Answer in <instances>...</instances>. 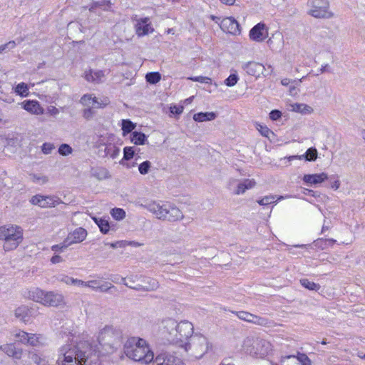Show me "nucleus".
<instances>
[{
  "mask_svg": "<svg viewBox=\"0 0 365 365\" xmlns=\"http://www.w3.org/2000/svg\"><path fill=\"white\" fill-rule=\"evenodd\" d=\"M92 346L87 341L66 344L60 347L58 365H100L99 350L91 352Z\"/></svg>",
  "mask_w": 365,
  "mask_h": 365,
  "instance_id": "f257e3e1",
  "label": "nucleus"
},
{
  "mask_svg": "<svg viewBox=\"0 0 365 365\" xmlns=\"http://www.w3.org/2000/svg\"><path fill=\"white\" fill-rule=\"evenodd\" d=\"M194 334V326L187 320L178 322L168 318L162 321V338L168 344L182 348Z\"/></svg>",
  "mask_w": 365,
  "mask_h": 365,
  "instance_id": "f03ea898",
  "label": "nucleus"
},
{
  "mask_svg": "<svg viewBox=\"0 0 365 365\" xmlns=\"http://www.w3.org/2000/svg\"><path fill=\"white\" fill-rule=\"evenodd\" d=\"M122 339L121 331L113 326H106L98 332L97 340L98 344L93 345L91 352L94 349L99 350V356L113 352L116 346L118 345Z\"/></svg>",
  "mask_w": 365,
  "mask_h": 365,
  "instance_id": "7ed1b4c3",
  "label": "nucleus"
},
{
  "mask_svg": "<svg viewBox=\"0 0 365 365\" xmlns=\"http://www.w3.org/2000/svg\"><path fill=\"white\" fill-rule=\"evenodd\" d=\"M123 349L125 354L135 361L148 364L154 358V354L145 340L140 338H129L125 342Z\"/></svg>",
  "mask_w": 365,
  "mask_h": 365,
  "instance_id": "20e7f679",
  "label": "nucleus"
},
{
  "mask_svg": "<svg viewBox=\"0 0 365 365\" xmlns=\"http://www.w3.org/2000/svg\"><path fill=\"white\" fill-rule=\"evenodd\" d=\"M144 207L161 220L175 222L182 220L184 217L178 207L170 203L160 204L153 201L145 205Z\"/></svg>",
  "mask_w": 365,
  "mask_h": 365,
  "instance_id": "39448f33",
  "label": "nucleus"
},
{
  "mask_svg": "<svg viewBox=\"0 0 365 365\" xmlns=\"http://www.w3.org/2000/svg\"><path fill=\"white\" fill-rule=\"evenodd\" d=\"M27 297L46 307H58L66 305L64 296L57 292H46L38 287L28 292Z\"/></svg>",
  "mask_w": 365,
  "mask_h": 365,
  "instance_id": "423d86ee",
  "label": "nucleus"
},
{
  "mask_svg": "<svg viewBox=\"0 0 365 365\" xmlns=\"http://www.w3.org/2000/svg\"><path fill=\"white\" fill-rule=\"evenodd\" d=\"M0 240L4 242L3 249L5 252L12 251L23 240V229L16 225L0 226Z\"/></svg>",
  "mask_w": 365,
  "mask_h": 365,
  "instance_id": "0eeeda50",
  "label": "nucleus"
},
{
  "mask_svg": "<svg viewBox=\"0 0 365 365\" xmlns=\"http://www.w3.org/2000/svg\"><path fill=\"white\" fill-rule=\"evenodd\" d=\"M243 347L247 354L257 359H264L273 351L272 344L269 341L259 337L247 338Z\"/></svg>",
  "mask_w": 365,
  "mask_h": 365,
  "instance_id": "6e6552de",
  "label": "nucleus"
},
{
  "mask_svg": "<svg viewBox=\"0 0 365 365\" xmlns=\"http://www.w3.org/2000/svg\"><path fill=\"white\" fill-rule=\"evenodd\" d=\"M186 352L195 358H202L209 349L207 338L201 334H195L182 347Z\"/></svg>",
  "mask_w": 365,
  "mask_h": 365,
  "instance_id": "1a4fd4ad",
  "label": "nucleus"
},
{
  "mask_svg": "<svg viewBox=\"0 0 365 365\" xmlns=\"http://www.w3.org/2000/svg\"><path fill=\"white\" fill-rule=\"evenodd\" d=\"M308 14L317 19H331L333 12L329 10V0H308Z\"/></svg>",
  "mask_w": 365,
  "mask_h": 365,
  "instance_id": "9d476101",
  "label": "nucleus"
},
{
  "mask_svg": "<svg viewBox=\"0 0 365 365\" xmlns=\"http://www.w3.org/2000/svg\"><path fill=\"white\" fill-rule=\"evenodd\" d=\"M243 69L248 75L255 76V78H259L261 76H269L273 71L272 66L268 65L267 68H266L262 63L255 61H250L245 63L243 66Z\"/></svg>",
  "mask_w": 365,
  "mask_h": 365,
  "instance_id": "9b49d317",
  "label": "nucleus"
},
{
  "mask_svg": "<svg viewBox=\"0 0 365 365\" xmlns=\"http://www.w3.org/2000/svg\"><path fill=\"white\" fill-rule=\"evenodd\" d=\"M30 202L42 208H50L58 205L62 201L53 195H36L31 198Z\"/></svg>",
  "mask_w": 365,
  "mask_h": 365,
  "instance_id": "f8f14e48",
  "label": "nucleus"
},
{
  "mask_svg": "<svg viewBox=\"0 0 365 365\" xmlns=\"http://www.w3.org/2000/svg\"><path fill=\"white\" fill-rule=\"evenodd\" d=\"M0 350L9 357L21 360L24 356V349L19 347L16 343H6L0 345Z\"/></svg>",
  "mask_w": 365,
  "mask_h": 365,
  "instance_id": "ddd939ff",
  "label": "nucleus"
},
{
  "mask_svg": "<svg viewBox=\"0 0 365 365\" xmlns=\"http://www.w3.org/2000/svg\"><path fill=\"white\" fill-rule=\"evenodd\" d=\"M281 362L282 365H312L311 360L304 354H299L297 356L294 355L282 356Z\"/></svg>",
  "mask_w": 365,
  "mask_h": 365,
  "instance_id": "4468645a",
  "label": "nucleus"
},
{
  "mask_svg": "<svg viewBox=\"0 0 365 365\" xmlns=\"http://www.w3.org/2000/svg\"><path fill=\"white\" fill-rule=\"evenodd\" d=\"M87 236V231L83 227L76 228L70 232L64 240V247L83 242Z\"/></svg>",
  "mask_w": 365,
  "mask_h": 365,
  "instance_id": "2eb2a0df",
  "label": "nucleus"
},
{
  "mask_svg": "<svg viewBox=\"0 0 365 365\" xmlns=\"http://www.w3.org/2000/svg\"><path fill=\"white\" fill-rule=\"evenodd\" d=\"M80 102L85 106L100 108L107 106L109 103V100L107 98L99 100L96 97H93L91 94H85L81 97Z\"/></svg>",
  "mask_w": 365,
  "mask_h": 365,
  "instance_id": "dca6fc26",
  "label": "nucleus"
},
{
  "mask_svg": "<svg viewBox=\"0 0 365 365\" xmlns=\"http://www.w3.org/2000/svg\"><path fill=\"white\" fill-rule=\"evenodd\" d=\"M220 26L224 32L228 34L236 35L240 32L239 24L233 17L224 18Z\"/></svg>",
  "mask_w": 365,
  "mask_h": 365,
  "instance_id": "f3484780",
  "label": "nucleus"
},
{
  "mask_svg": "<svg viewBox=\"0 0 365 365\" xmlns=\"http://www.w3.org/2000/svg\"><path fill=\"white\" fill-rule=\"evenodd\" d=\"M250 38L256 42H262L267 36L265 24L258 23L251 29L249 33Z\"/></svg>",
  "mask_w": 365,
  "mask_h": 365,
  "instance_id": "a211bd4d",
  "label": "nucleus"
},
{
  "mask_svg": "<svg viewBox=\"0 0 365 365\" xmlns=\"http://www.w3.org/2000/svg\"><path fill=\"white\" fill-rule=\"evenodd\" d=\"M135 28L136 34L139 37L148 35L154 31L148 17L138 20Z\"/></svg>",
  "mask_w": 365,
  "mask_h": 365,
  "instance_id": "6ab92c4d",
  "label": "nucleus"
},
{
  "mask_svg": "<svg viewBox=\"0 0 365 365\" xmlns=\"http://www.w3.org/2000/svg\"><path fill=\"white\" fill-rule=\"evenodd\" d=\"M155 365H183L182 360L170 354H161L155 360Z\"/></svg>",
  "mask_w": 365,
  "mask_h": 365,
  "instance_id": "aec40b11",
  "label": "nucleus"
},
{
  "mask_svg": "<svg viewBox=\"0 0 365 365\" xmlns=\"http://www.w3.org/2000/svg\"><path fill=\"white\" fill-rule=\"evenodd\" d=\"M106 75L103 71L89 69L84 72V78L88 82L100 83L103 81Z\"/></svg>",
  "mask_w": 365,
  "mask_h": 365,
  "instance_id": "412c9836",
  "label": "nucleus"
},
{
  "mask_svg": "<svg viewBox=\"0 0 365 365\" xmlns=\"http://www.w3.org/2000/svg\"><path fill=\"white\" fill-rule=\"evenodd\" d=\"M23 108L28 112L41 115L43 113V109L36 101H25L22 103Z\"/></svg>",
  "mask_w": 365,
  "mask_h": 365,
  "instance_id": "4be33fe9",
  "label": "nucleus"
},
{
  "mask_svg": "<svg viewBox=\"0 0 365 365\" xmlns=\"http://www.w3.org/2000/svg\"><path fill=\"white\" fill-rule=\"evenodd\" d=\"M31 312L27 306L22 305L14 310V315L20 321L27 323L30 320Z\"/></svg>",
  "mask_w": 365,
  "mask_h": 365,
  "instance_id": "5701e85b",
  "label": "nucleus"
},
{
  "mask_svg": "<svg viewBox=\"0 0 365 365\" xmlns=\"http://www.w3.org/2000/svg\"><path fill=\"white\" fill-rule=\"evenodd\" d=\"M328 178V175L325 173L319 174L304 175L303 181L308 185H316L322 183Z\"/></svg>",
  "mask_w": 365,
  "mask_h": 365,
  "instance_id": "b1692460",
  "label": "nucleus"
},
{
  "mask_svg": "<svg viewBox=\"0 0 365 365\" xmlns=\"http://www.w3.org/2000/svg\"><path fill=\"white\" fill-rule=\"evenodd\" d=\"M256 185L255 180L245 179L237 185V189L235 191V195H241L245 192L247 190L254 187Z\"/></svg>",
  "mask_w": 365,
  "mask_h": 365,
  "instance_id": "393cba45",
  "label": "nucleus"
},
{
  "mask_svg": "<svg viewBox=\"0 0 365 365\" xmlns=\"http://www.w3.org/2000/svg\"><path fill=\"white\" fill-rule=\"evenodd\" d=\"M317 158V150L314 148H309L304 155H292L289 157V160H292L294 159H305L308 161H314Z\"/></svg>",
  "mask_w": 365,
  "mask_h": 365,
  "instance_id": "a878e982",
  "label": "nucleus"
},
{
  "mask_svg": "<svg viewBox=\"0 0 365 365\" xmlns=\"http://www.w3.org/2000/svg\"><path fill=\"white\" fill-rule=\"evenodd\" d=\"M145 286V292H153L158 289L160 287L157 279L151 277H143L141 280Z\"/></svg>",
  "mask_w": 365,
  "mask_h": 365,
  "instance_id": "bb28decb",
  "label": "nucleus"
},
{
  "mask_svg": "<svg viewBox=\"0 0 365 365\" xmlns=\"http://www.w3.org/2000/svg\"><path fill=\"white\" fill-rule=\"evenodd\" d=\"M216 118V114L213 112L197 113L193 115V119L197 122H204L212 120Z\"/></svg>",
  "mask_w": 365,
  "mask_h": 365,
  "instance_id": "cd10ccee",
  "label": "nucleus"
},
{
  "mask_svg": "<svg viewBox=\"0 0 365 365\" xmlns=\"http://www.w3.org/2000/svg\"><path fill=\"white\" fill-rule=\"evenodd\" d=\"M292 110L302 114H309L313 112V108L304 103H294L291 105Z\"/></svg>",
  "mask_w": 365,
  "mask_h": 365,
  "instance_id": "c85d7f7f",
  "label": "nucleus"
},
{
  "mask_svg": "<svg viewBox=\"0 0 365 365\" xmlns=\"http://www.w3.org/2000/svg\"><path fill=\"white\" fill-rule=\"evenodd\" d=\"M130 140L135 145H144L147 141V136L141 132L134 131L131 133Z\"/></svg>",
  "mask_w": 365,
  "mask_h": 365,
  "instance_id": "c756f323",
  "label": "nucleus"
},
{
  "mask_svg": "<svg viewBox=\"0 0 365 365\" xmlns=\"http://www.w3.org/2000/svg\"><path fill=\"white\" fill-rule=\"evenodd\" d=\"M112 4L110 1L102 0L100 1H95L91 4L89 10L93 11L97 7H101L104 11H111Z\"/></svg>",
  "mask_w": 365,
  "mask_h": 365,
  "instance_id": "7c9ffc66",
  "label": "nucleus"
},
{
  "mask_svg": "<svg viewBox=\"0 0 365 365\" xmlns=\"http://www.w3.org/2000/svg\"><path fill=\"white\" fill-rule=\"evenodd\" d=\"M105 156H108L113 159L117 158L120 153V149L113 144L109 143L105 148Z\"/></svg>",
  "mask_w": 365,
  "mask_h": 365,
  "instance_id": "2f4dec72",
  "label": "nucleus"
},
{
  "mask_svg": "<svg viewBox=\"0 0 365 365\" xmlns=\"http://www.w3.org/2000/svg\"><path fill=\"white\" fill-rule=\"evenodd\" d=\"M252 324L264 327H273L274 322L267 318L254 314Z\"/></svg>",
  "mask_w": 365,
  "mask_h": 365,
  "instance_id": "473e14b6",
  "label": "nucleus"
},
{
  "mask_svg": "<svg viewBox=\"0 0 365 365\" xmlns=\"http://www.w3.org/2000/svg\"><path fill=\"white\" fill-rule=\"evenodd\" d=\"M29 341L28 345L31 346H38L43 344V337L41 334L29 333Z\"/></svg>",
  "mask_w": 365,
  "mask_h": 365,
  "instance_id": "72a5a7b5",
  "label": "nucleus"
},
{
  "mask_svg": "<svg viewBox=\"0 0 365 365\" xmlns=\"http://www.w3.org/2000/svg\"><path fill=\"white\" fill-rule=\"evenodd\" d=\"M91 175L98 180H103L108 177V172L105 168H97L91 170Z\"/></svg>",
  "mask_w": 365,
  "mask_h": 365,
  "instance_id": "f704fd0d",
  "label": "nucleus"
},
{
  "mask_svg": "<svg viewBox=\"0 0 365 365\" xmlns=\"http://www.w3.org/2000/svg\"><path fill=\"white\" fill-rule=\"evenodd\" d=\"M95 222L98 226L101 232L103 234H106L108 232L110 229L109 222L106 219L102 218H94Z\"/></svg>",
  "mask_w": 365,
  "mask_h": 365,
  "instance_id": "c9c22d12",
  "label": "nucleus"
},
{
  "mask_svg": "<svg viewBox=\"0 0 365 365\" xmlns=\"http://www.w3.org/2000/svg\"><path fill=\"white\" fill-rule=\"evenodd\" d=\"M14 336L21 344L28 345V341H29V333L19 330L14 334Z\"/></svg>",
  "mask_w": 365,
  "mask_h": 365,
  "instance_id": "e433bc0d",
  "label": "nucleus"
},
{
  "mask_svg": "<svg viewBox=\"0 0 365 365\" xmlns=\"http://www.w3.org/2000/svg\"><path fill=\"white\" fill-rule=\"evenodd\" d=\"M135 128V124H134L130 120H122V130L123 136L126 135L128 133L132 132V130Z\"/></svg>",
  "mask_w": 365,
  "mask_h": 365,
  "instance_id": "4c0bfd02",
  "label": "nucleus"
},
{
  "mask_svg": "<svg viewBox=\"0 0 365 365\" xmlns=\"http://www.w3.org/2000/svg\"><path fill=\"white\" fill-rule=\"evenodd\" d=\"M236 316L241 320L247 322L252 323L254 314L247 312L240 311L234 312Z\"/></svg>",
  "mask_w": 365,
  "mask_h": 365,
  "instance_id": "58836bf2",
  "label": "nucleus"
},
{
  "mask_svg": "<svg viewBox=\"0 0 365 365\" xmlns=\"http://www.w3.org/2000/svg\"><path fill=\"white\" fill-rule=\"evenodd\" d=\"M300 283L304 287L309 290L318 291L320 289V285L319 284H316L307 279H301Z\"/></svg>",
  "mask_w": 365,
  "mask_h": 365,
  "instance_id": "ea45409f",
  "label": "nucleus"
},
{
  "mask_svg": "<svg viewBox=\"0 0 365 365\" xmlns=\"http://www.w3.org/2000/svg\"><path fill=\"white\" fill-rule=\"evenodd\" d=\"M110 215L113 219L121 220L125 217V212L122 208H113L110 210Z\"/></svg>",
  "mask_w": 365,
  "mask_h": 365,
  "instance_id": "a19ab883",
  "label": "nucleus"
},
{
  "mask_svg": "<svg viewBox=\"0 0 365 365\" xmlns=\"http://www.w3.org/2000/svg\"><path fill=\"white\" fill-rule=\"evenodd\" d=\"M30 180L33 182L43 185L48 180V178L42 175L31 174L29 175Z\"/></svg>",
  "mask_w": 365,
  "mask_h": 365,
  "instance_id": "79ce46f5",
  "label": "nucleus"
},
{
  "mask_svg": "<svg viewBox=\"0 0 365 365\" xmlns=\"http://www.w3.org/2000/svg\"><path fill=\"white\" fill-rule=\"evenodd\" d=\"M146 81L152 84L158 83L161 79V76L158 72H150L145 76Z\"/></svg>",
  "mask_w": 365,
  "mask_h": 365,
  "instance_id": "37998d69",
  "label": "nucleus"
},
{
  "mask_svg": "<svg viewBox=\"0 0 365 365\" xmlns=\"http://www.w3.org/2000/svg\"><path fill=\"white\" fill-rule=\"evenodd\" d=\"M15 91L21 96H27L29 94V88L26 83H21L16 86Z\"/></svg>",
  "mask_w": 365,
  "mask_h": 365,
  "instance_id": "c03bdc74",
  "label": "nucleus"
},
{
  "mask_svg": "<svg viewBox=\"0 0 365 365\" xmlns=\"http://www.w3.org/2000/svg\"><path fill=\"white\" fill-rule=\"evenodd\" d=\"M58 152L62 156H68L72 153L73 149L68 144L63 143L59 146Z\"/></svg>",
  "mask_w": 365,
  "mask_h": 365,
  "instance_id": "a18cd8bd",
  "label": "nucleus"
},
{
  "mask_svg": "<svg viewBox=\"0 0 365 365\" xmlns=\"http://www.w3.org/2000/svg\"><path fill=\"white\" fill-rule=\"evenodd\" d=\"M16 46L14 41H10L4 44L0 45V54L7 53L14 49Z\"/></svg>",
  "mask_w": 365,
  "mask_h": 365,
  "instance_id": "49530a36",
  "label": "nucleus"
},
{
  "mask_svg": "<svg viewBox=\"0 0 365 365\" xmlns=\"http://www.w3.org/2000/svg\"><path fill=\"white\" fill-rule=\"evenodd\" d=\"M275 198H276V195H270L264 196L262 199L257 200V202L259 203V205H262V206L268 205L274 203Z\"/></svg>",
  "mask_w": 365,
  "mask_h": 365,
  "instance_id": "de8ad7c7",
  "label": "nucleus"
},
{
  "mask_svg": "<svg viewBox=\"0 0 365 365\" xmlns=\"http://www.w3.org/2000/svg\"><path fill=\"white\" fill-rule=\"evenodd\" d=\"M151 167V163L148 160L144 161L140 163L138 166L139 173L141 175H146L149 173L150 168Z\"/></svg>",
  "mask_w": 365,
  "mask_h": 365,
  "instance_id": "09e8293b",
  "label": "nucleus"
},
{
  "mask_svg": "<svg viewBox=\"0 0 365 365\" xmlns=\"http://www.w3.org/2000/svg\"><path fill=\"white\" fill-rule=\"evenodd\" d=\"M238 76L235 73L230 75L225 80V84L229 87L234 86L238 81Z\"/></svg>",
  "mask_w": 365,
  "mask_h": 365,
  "instance_id": "8fccbe9b",
  "label": "nucleus"
},
{
  "mask_svg": "<svg viewBox=\"0 0 365 365\" xmlns=\"http://www.w3.org/2000/svg\"><path fill=\"white\" fill-rule=\"evenodd\" d=\"M255 127L257 130L262 134V135L264 137H269V135L270 133H272V132L266 126L261 125L259 123H256Z\"/></svg>",
  "mask_w": 365,
  "mask_h": 365,
  "instance_id": "3c124183",
  "label": "nucleus"
},
{
  "mask_svg": "<svg viewBox=\"0 0 365 365\" xmlns=\"http://www.w3.org/2000/svg\"><path fill=\"white\" fill-rule=\"evenodd\" d=\"M135 148L133 147H125L123 149V158L126 160L132 159L135 154Z\"/></svg>",
  "mask_w": 365,
  "mask_h": 365,
  "instance_id": "603ef678",
  "label": "nucleus"
},
{
  "mask_svg": "<svg viewBox=\"0 0 365 365\" xmlns=\"http://www.w3.org/2000/svg\"><path fill=\"white\" fill-rule=\"evenodd\" d=\"M32 360L36 365H50L48 360L36 354H33Z\"/></svg>",
  "mask_w": 365,
  "mask_h": 365,
  "instance_id": "864d4df0",
  "label": "nucleus"
},
{
  "mask_svg": "<svg viewBox=\"0 0 365 365\" xmlns=\"http://www.w3.org/2000/svg\"><path fill=\"white\" fill-rule=\"evenodd\" d=\"M55 146L51 143H44L41 146V151L45 155L51 154Z\"/></svg>",
  "mask_w": 365,
  "mask_h": 365,
  "instance_id": "5fc2aeb1",
  "label": "nucleus"
},
{
  "mask_svg": "<svg viewBox=\"0 0 365 365\" xmlns=\"http://www.w3.org/2000/svg\"><path fill=\"white\" fill-rule=\"evenodd\" d=\"M57 279H58V281H59L61 282H63L68 285H73L74 278L68 277L65 274H60L57 277Z\"/></svg>",
  "mask_w": 365,
  "mask_h": 365,
  "instance_id": "6e6d98bb",
  "label": "nucleus"
},
{
  "mask_svg": "<svg viewBox=\"0 0 365 365\" xmlns=\"http://www.w3.org/2000/svg\"><path fill=\"white\" fill-rule=\"evenodd\" d=\"M128 244H130V242H128L126 240H120L116 241L111 243H106V245H109L110 247L115 249L118 247H125L126 246H128Z\"/></svg>",
  "mask_w": 365,
  "mask_h": 365,
  "instance_id": "4d7b16f0",
  "label": "nucleus"
},
{
  "mask_svg": "<svg viewBox=\"0 0 365 365\" xmlns=\"http://www.w3.org/2000/svg\"><path fill=\"white\" fill-rule=\"evenodd\" d=\"M122 282L123 284H125V286H127L128 287L130 288V289H133L134 290H136V291H143L145 292V286L143 284H137L135 286H131V285H129L126 282H125V278H122Z\"/></svg>",
  "mask_w": 365,
  "mask_h": 365,
  "instance_id": "13d9d810",
  "label": "nucleus"
},
{
  "mask_svg": "<svg viewBox=\"0 0 365 365\" xmlns=\"http://www.w3.org/2000/svg\"><path fill=\"white\" fill-rule=\"evenodd\" d=\"M99 284L100 282L96 279L86 282V287L91 288L93 290H98Z\"/></svg>",
  "mask_w": 365,
  "mask_h": 365,
  "instance_id": "bf43d9fd",
  "label": "nucleus"
},
{
  "mask_svg": "<svg viewBox=\"0 0 365 365\" xmlns=\"http://www.w3.org/2000/svg\"><path fill=\"white\" fill-rule=\"evenodd\" d=\"M190 79H191L193 81L205 83H209L211 82V78H210L208 77H205V76H197V77L190 78Z\"/></svg>",
  "mask_w": 365,
  "mask_h": 365,
  "instance_id": "052dcab7",
  "label": "nucleus"
},
{
  "mask_svg": "<svg viewBox=\"0 0 365 365\" xmlns=\"http://www.w3.org/2000/svg\"><path fill=\"white\" fill-rule=\"evenodd\" d=\"M114 286L112 285L110 283L105 282L104 284H99L98 290H100L101 292H108L111 288H113Z\"/></svg>",
  "mask_w": 365,
  "mask_h": 365,
  "instance_id": "680f3d73",
  "label": "nucleus"
},
{
  "mask_svg": "<svg viewBox=\"0 0 365 365\" xmlns=\"http://www.w3.org/2000/svg\"><path fill=\"white\" fill-rule=\"evenodd\" d=\"M302 82V79H299L298 81H296V80H294L292 81V79H289V78H284L281 81V83L283 85V86H289L290 84H292V83H295L296 85H299L300 83Z\"/></svg>",
  "mask_w": 365,
  "mask_h": 365,
  "instance_id": "e2e57ef3",
  "label": "nucleus"
},
{
  "mask_svg": "<svg viewBox=\"0 0 365 365\" xmlns=\"http://www.w3.org/2000/svg\"><path fill=\"white\" fill-rule=\"evenodd\" d=\"M282 116V113L278 110H273L269 113V118L272 120H277Z\"/></svg>",
  "mask_w": 365,
  "mask_h": 365,
  "instance_id": "0e129e2a",
  "label": "nucleus"
},
{
  "mask_svg": "<svg viewBox=\"0 0 365 365\" xmlns=\"http://www.w3.org/2000/svg\"><path fill=\"white\" fill-rule=\"evenodd\" d=\"M170 113L173 114L180 115L183 111V107L182 106H172L170 108Z\"/></svg>",
  "mask_w": 365,
  "mask_h": 365,
  "instance_id": "69168bd1",
  "label": "nucleus"
},
{
  "mask_svg": "<svg viewBox=\"0 0 365 365\" xmlns=\"http://www.w3.org/2000/svg\"><path fill=\"white\" fill-rule=\"evenodd\" d=\"M93 113L91 108H86L83 110V116L84 118L89 120L93 117Z\"/></svg>",
  "mask_w": 365,
  "mask_h": 365,
  "instance_id": "338daca9",
  "label": "nucleus"
},
{
  "mask_svg": "<svg viewBox=\"0 0 365 365\" xmlns=\"http://www.w3.org/2000/svg\"><path fill=\"white\" fill-rule=\"evenodd\" d=\"M314 243L316 247H320L322 249H324L325 247L327 245H325V240H324L323 238L317 239L314 242Z\"/></svg>",
  "mask_w": 365,
  "mask_h": 365,
  "instance_id": "774afa93",
  "label": "nucleus"
}]
</instances>
